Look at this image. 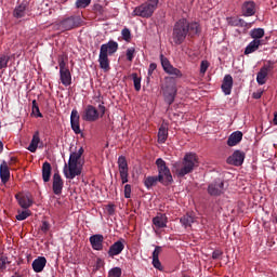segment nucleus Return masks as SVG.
<instances>
[{
	"instance_id": "nucleus-1",
	"label": "nucleus",
	"mask_w": 277,
	"mask_h": 277,
	"mask_svg": "<svg viewBox=\"0 0 277 277\" xmlns=\"http://www.w3.org/2000/svg\"><path fill=\"white\" fill-rule=\"evenodd\" d=\"M200 24L198 22H189L187 18H181L173 25L171 39L175 47H181L187 38L200 36Z\"/></svg>"
},
{
	"instance_id": "nucleus-2",
	"label": "nucleus",
	"mask_w": 277,
	"mask_h": 277,
	"mask_svg": "<svg viewBox=\"0 0 277 277\" xmlns=\"http://www.w3.org/2000/svg\"><path fill=\"white\" fill-rule=\"evenodd\" d=\"M200 166L198 161V155L194 153H188L184 156L181 162H175L173 164L174 172L177 176L183 179V176H187V174H192L196 168Z\"/></svg>"
},
{
	"instance_id": "nucleus-3",
	"label": "nucleus",
	"mask_w": 277,
	"mask_h": 277,
	"mask_svg": "<svg viewBox=\"0 0 277 277\" xmlns=\"http://www.w3.org/2000/svg\"><path fill=\"white\" fill-rule=\"evenodd\" d=\"M83 147H80L78 151H74L69 156L68 164L64 167V175L66 179H75L76 176H81V157L83 156Z\"/></svg>"
},
{
	"instance_id": "nucleus-4",
	"label": "nucleus",
	"mask_w": 277,
	"mask_h": 277,
	"mask_svg": "<svg viewBox=\"0 0 277 277\" xmlns=\"http://www.w3.org/2000/svg\"><path fill=\"white\" fill-rule=\"evenodd\" d=\"M118 51V42L110 40L107 43H104L100 48V55H98V64L102 70L107 72L109 67V55H114Z\"/></svg>"
},
{
	"instance_id": "nucleus-5",
	"label": "nucleus",
	"mask_w": 277,
	"mask_h": 277,
	"mask_svg": "<svg viewBox=\"0 0 277 277\" xmlns=\"http://www.w3.org/2000/svg\"><path fill=\"white\" fill-rule=\"evenodd\" d=\"M156 166L158 170V180L161 185H164V187H168V185H172L174 183V179L172 177V172H170V168L166 163V160L163 158H158L156 160Z\"/></svg>"
},
{
	"instance_id": "nucleus-6",
	"label": "nucleus",
	"mask_w": 277,
	"mask_h": 277,
	"mask_svg": "<svg viewBox=\"0 0 277 277\" xmlns=\"http://www.w3.org/2000/svg\"><path fill=\"white\" fill-rule=\"evenodd\" d=\"M157 5H159V0H148L140 6H136L132 12V16H141V18H150V16L155 14Z\"/></svg>"
},
{
	"instance_id": "nucleus-7",
	"label": "nucleus",
	"mask_w": 277,
	"mask_h": 277,
	"mask_svg": "<svg viewBox=\"0 0 277 277\" xmlns=\"http://www.w3.org/2000/svg\"><path fill=\"white\" fill-rule=\"evenodd\" d=\"M83 25V19L80 16H69L64 18L58 23V28L62 31H70L72 29H77V27H81Z\"/></svg>"
},
{
	"instance_id": "nucleus-8",
	"label": "nucleus",
	"mask_w": 277,
	"mask_h": 277,
	"mask_svg": "<svg viewBox=\"0 0 277 277\" xmlns=\"http://www.w3.org/2000/svg\"><path fill=\"white\" fill-rule=\"evenodd\" d=\"M162 94L167 104L172 105L176 98V84L166 82L162 85Z\"/></svg>"
},
{
	"instance_id": "nucleus-9",
	"label": "nucleus",
	"mask_w": 277,
	"mask_h": 277,
	"mask_svg": "<svg viewBox=\"0 0 277 277\" xmlns=\"http://www.w3.org/2000/svg\"><path fill=\"white\" fill-rule=\"evenodd\" d=\"M226 192L224 187V181L217 179L208 185V194L210 196H222Z\"/></svg>"
},
{
	"instance_id": "nucleus-10",
	"label": "nucleus",
	"mask_w": 277,
	"mask_h": 277,
	"mask_svg": "<svg viewBox=\"0 0 277 277\" xmlns=\"http://www.w3.org/2000/svg\"><path fill=\"white\" fill-rule=\"evenodd\" d=\"M100 118L98 109L93 105H88L82 113V120L84 122H96Z\"/></svg>"
},
{
	"instance_id": "nucleus-11",
	"label": "nucleus",
	"mask_w": 277,
	"mask_h": 277,
	"mask_svg": "<svg viewBox=\"0 0 277 277\" xmlns=\"http://www.w3.org/2000/svg\"><path fill=\"white\" fill-rule=\"evenodd\" d=\"M272 70H274V64L269 61L268 64L264 65L258 72L256 82L259 85H265L267 81V75H269Z\"/></svg>"
},
{
	"instance_id": "nucleus-12",
	"label": "nucleus",
	"mask_w": 277,
	"mask_h": 277,
	"mask_svg": "<svg viewBox=\"0 0 277 277\" xmlns=\"http://www.w3.org/2000/svg\"><path fill=\"white\" fill-rule=\"evenodd\" d=\"M246 159V153L241 150H235L232 156L227 158V163L229 166H243V161Z\"/></svg>"
},
{
	"instance_id": "nucleus-13",
	"label": "nucleus",
	"mask_w": 277,
	"mask_h": 277,
	"mask_svg": "<svg viewBox=\"0 0 277 277\" xmlns=\"http://www.w3.org/2000/svg\"><path fill=\"white\" fill-rule=\"evenodd\" d=\"M64 189V180L60 173L53 174V183H52V190L55 196H62V190Z\"/></svg>"
},
{
	"instance_id": "nucleus-14",
	"label": "nucleus",
	"mask_w": 277,
	"mask_h": 277,
	"mask_svg": "<svg viewBox=\"0 0 277 277\" xmlns=\"http://www.w3.org/2000/svg\"><path fill=\"white\" fill-rule=\"evenodd\" d=\"M242 16H254L256 14V3L252 0L246 1L241 6Z\"/></svg>"
},
{
	"instance_id": "nucleus-15",
	"label": "nucleus",
	"mask_w": 277,
	"mask_h": 277,
	"mask_svg": "<svg viewBox=\"0 0 277 277\" xmlns=\"http://www.w3.org/2000/svg\"><path fill=\"white\" fill-rule=\"evenodd\" d=\"M122 250H124V239L117 240L109 247L108 256H110V259H114V256L122 254Z\"/></svg>"
},
{
	"instance_id": "nucleus-16",
	"label": "nucleus",
	"mask_w": 277,
	"mask_h": 277,
	"mask_svg": "<svg viewBox=\"0 0 277 277\" xmlns=\"http://www.w3.org/2000/svg\"><path fill=\"white\" fill-rule=\"evenodd\" d=\"M79 111L77 109H72L70 115V124L76 135H79V133H81V126L79 123Z\"/></svg>"
},
{
	"instance_id": "nucleus-17",
	"label": "nucleus",
	"mask_w": 277,
	"mask_h": 277,
	"mask_svg": "<svg viewBox=\"0 0 277 277\" xmlns=\"http://www.w3.org/2000/svg\"><path fill=\"white\" fill-rule=\"evenodd\" d=\"M91 247L93 250L101 251L103 250V242L105 241V237L101 234H95L89 238Z\"/></svg>"
},
{
	"instance_id": "nucleus-18",
	"label": "nucleus",
	"mask_w": 277,
	"mask_h": 277,
	"mask_svg": "<svg viewBox=\"0 0 277 277\" xmlns=\"http://www.w3.org/2000/svg\"><path fill=\"white\" fill-rule=\"evenodd\" d=\"M44 267H47V258L38 256L32 261V269L36 274L44 272Z\"/></svg>"
},
{
	"instance_id": "nucleus-19",
	"label": "nucleus",
	"mask_w": 277,
	"mask_h": 277,
	"mask_svg": "<svg viewBox=\"0 0 277 277\" xmlns=\"http://www.w3.org/2000/svg\"><path fill=\"white\" fill-rule=\"evenodd\" d=\"M221 88L226 96L230 95V92H233V76L225 75Z\"/></svg>"
},
{
	"instance_id": "nucleus-20",
	"label": "nucleus",
	"mask_w": 277,
	"mask_h": 277,
	"mask_svg": "<svg viewBox=\"0 0 277 277\" xmlns=\"http://www.w3.org/2000/svg\"><path fill=\"white\" fill-rule=\"evenodd\" d=\"M60 80L65 85V88H68V85H71L72 75L70 74V69L60 70Z\"/></svg>"
},
{
	"instance_id": "nucleus-21",
	"label": "nucleus",
	"mask_w": 277,
	"mask_h": 277,
	"mask_svg": "<svg viewBox=\"0 0 277 277\" xmlns=\"http://www.w3.org/2000/svg\"><path fill=\"white\" fill-rule=\"evenodd\" d=\"M15 198H16L19 207H22V209H29V207H31V205H34V201H31V199L27 195L17 194V195H15Z\"/></svg>"
},
{
	"instance_id": "nucleus-22",
	"label": "nucleus",
	"mask_w": 277,
	"mask_h": 277,
	"mask_svg": "<svg viewBox=\"0 0 277 277\" xmlns=\"http://www.w3.org/2000/svg\"><path fill=\"white\" fill-rule=\"evenodd\" d=\"M241 140H243V132H241V131L233 132L228 136L227 146H237V144H239V142H241Z\"/></svg>"
},
{
	"instance_id": "nucleus-23",
	"label": "nucleus",
	"mask_w": 277,
	"mask_h": 277,
	"mask_svg": "<svg viewBox=\"0 0 277 277\" xmlns=\"http://www.w3.org/2000/svg\"><path fill=\"white\" fill-rule=\"evenodd\" d=\"M0 179L3 184L10 181V167H8V162L5 161H2L0 164Z\"/></svg>"
},
{
	"instance_id": "nucleus-24",
	"label": "nucleus",
	"mask_w": 277,
	"mask_h": 277,
	"mask_svg": "<svg viewBox=\"0 0 277 277\" xmlns=\"http://www.w3.org/2000/svg\"><path fill=\"white\" fill-rule=\"evenodd\" d=\"M159 254H161V247L157 246L153 252V266L159 272L163 271V266L161 265V261H159Z\"/></svg>"
},
{
	"instance_id": "nucleus-25",
	"label": "nucleus",
	"mask_w": 277,
	"mask_h": 277,
	"mask_svg": "<svg viewBox=\"0 0 277 277\" xmlns=\"http://www.w3.org/2000/svg\"><path fill=\"white\" fill-rule=\"evenodd\" d=\"M153 224L156 228H166L168 226V216L166 214H158L153 219Z\"/></svg>"
},
{
	"instance_id": "nucleus-26",
	"label": "nucleus",
	"mask_w": 277,
	"mask_h": 277,
	"mask_svg": "<svg viewBox=\"0 0 277 277\" xmlns=\"http://www.w3.org/2000/svg\"><path fill=\"white\" fill-rule=\"evenodd\" d=\"M168 141V123L163 122L158 130V144H166Z\"/></svg>"
},
{
	"instance_id": "nucleus-27",
	"label": "nucleus",
	"mask_w": 277,
	"mask_h": 277,
	"mask_svg": "<svg viewBox=\"0 0 277 277\" xmlns=\"http://www.w3.org/2000/svg\"><path fill=\"white\" fill-rule=\"evenodd\" d=\"M27 2H22L19 5H17L13 11V16L15 18H23L27 14Z\"/></svg>"
},
{
	"instance_id": "nucleus-28",
	"label": "nucleus",
	"mask_w": 277,
	"mask_h": 277,
	"mask_svg": "<svg viewBox=\"0 0 277 277\" xmlns=\"http://www.w3.org/2000/svg\"><path fill=\"white\" fill-rule=\"evenodd\" d=\"M259 47H261V40L253 39L245 49V55H250V53H254L259 51Z\"/></svg>"
},
{
	"instance_id": "nucleus-29",
	"label": "nucleus",
	"mask_w": 277,
	"mask_h": 277,
	"mask_svg": "<svg viewBox=\"0 0 277 277\" xmlns=\"http://www.w3.org/2000/svg\"><path fill=\"white\" fill-rule=\"evenodd\" d=\"M51 163L45 161L42 164V179H43V183H49V181H51Z\"/></svg>"
},
{
	"instance_id": "nucleus-30",
	"label": "nucleus",
	"mask_w": 277,
	"mask_h": 277,
	"mask_svg": "<svg viewBox=\"0 0 277 277\" xmlns=\"http://www.w3.org/2000/svg\"><path fill=\"white\" fill-rule=\"evenodd\" d=\"M40 144V132H35L32 140L28 146L30 153H36L38 150V145Z\"/></svg>"
},
{
	"instance_id": "nucleus-31",
	"label": "nucleus",
	"mask_w": 277,
	"mask_h": 277,
	"mask_svg": "<svg viewBox=\"0 0 277 277\" xmlns=\"http://www.w3.org/2000/svg\"><path fill=\"white\" fill-rule=\"evenodd\" d=\"M180 222L184 228H192V225L196 222V217L192 216V214H185L180 219Z\"/></svg>"
},
{
	"instance_id": "nucleus-32",
	"label": "nucleus",
	"mask_w": 277,
	"mask_h": 277,
	"mask_svg": "<svg viewBox=\"0 0 277 277\" xmlns=\"http://www.w3.org/2000/svg\"><path fill=\"white\" fill-rule=\"evenodd\" d=\"M118 168H119V174L129 172V163L127 162V158L124 156H120L118 158Z\"/></svg>"
},
{
	"instance_id": "nucleus-33",
	"label": "nucleus",
	"mask_w": 277,
	"mask_h": 277,
	"mask_svg": "<svg viewBox=\"0 0 277 277\" xmlns=\"http://www.w3.org/2000/svg\"><path fill=\"white\" fill-rule=\"evenodd\" d=\"M159 183V177L158 175L156 176H147L144 180V185L147 189H150V187H155Z\"/></svg>"
},
{
	"instance_id": "nucleus-34",
	"label": "nucleus",
	"mask_w": 277,
	"mask_h": 277,
	"mask_svg": "<svg viewBox=\"0 0 277 277\" xmlns=\"http://www.w3.org/2000/svg\"><path fill=\"white\" fill-rule=\"evenodd\" d=\"M12 262L10 261V258L6 255H1L0 256V272L2 274H5L8 272V265H10Z\"/></svg>"
},
{
	"instance_id": "nucleus-35",
	"label": "nucleus",
	"mask_w": 277,
	"mask_h": 277,
	"mask_svg": "<svg viewBox=\"0 0 277 277\" xmlns=\"http://www.w3.org/2000/svg\"><path fill=\"white\" fill-rule=\"evenodd\" d=\"M250 36L253 40H261L265 36V30L263 28H254L250 31Z\"/></svg>"
},
{
	"instance_id": "nucleus-36",
	"label": "nucleus",
	"mask_w": 277,
	"mask_h": 277,
	"mask_svg": "<svg viewBox=\"0 0 277 277\" xmlns=\"http://www.w3.org/2000/svg\"><path fill=\"white\" fill-rule=\"evenodd\" d=\"M167 75H171L172 77H175L177 79H181V77H183V72L176 68V67H173V65H171L167 71Z\"/></svg>"
},
{
	"instance_id": "nucleus-37",
	"label": "nucleus",
	"mask_w": 277,
	"mask_h": 277,
	"mask_svg": "<svg viewBox=\"0 0 277 277\" xmlns=\"http://www.w3.org/2000/svg\"><path fill=\"white\" fill-rule=\"evenodd\" d=\"M131 77L134 83V89L136 92H140L142 90V78H140L135 72L132 74Z\"/></svg>"
},
{
	"instance_id": "nucleus-38",
	"label": "nucleus",
	"mask_w": 277,
	"mask_h": 277,
	"mask_svg": "<svg viewBox=\"0 0 277 277\" xmlns=\"http://www.w3.org/2000/svg\"><path fill=\"white\" fill-rule=\"evenodd\" d=\"M66 62H68V57L67 56H65V55H60L58 56V67H60V70H68Z\"/></svg>"
},
{
	"instance_id": "nucleus-39",
	"label": "nucleus",
	"mask_w": 277,
	"mask_h": 277,
	"mask_svg": "<svg viewBox=\"0 0 277 277\" xmlns=\"http://www.w3.org/2000/svg\"><path fill=\"white\" fill-rule=\"evenodd\" d=\"M160 62L164 72H167L169 68L172 66V63H170L168 57L163 56V54H160Z\"/></svg>"
},
{
	"instance_id": "nucleus-40",
	"label": "nucleus",
	"mask_w": 277,
	"mask_h": 277,
	"mask_svg": "<svg viewBox=\"0 0 277 277\" xmlns=\"http://www.w3.org/2000/svg\"><path fill=\"white\" fill-rule=\"evenodd\" d=\"M122 276V268L116 266L108 271V277H121Z\"/></svg>"
},
{
	"instance_id": "nucleus-41",
	"label": "nucleus",
	"mask_w": 277,
	"mask_h": 277,
	"mask_svg": "<svg viewBox=\"0 0 277 277\" xmlns=\"http://www.w3.org/2000/svg\"><path fill=\"white\" fill-rule=\"evenodd\" d=\"M31 215V211L24 210L22 212H18V214L15 216L18 222H23V220H27Z\"/></svg>"
},
{
	"instance_id": "nucleus-42",
	"label": "nucleus",
	"mask_w": 277,
	"mask_h": 277,
	"mask_svg": "<svg viewBox=\"0 0 277 277\" xmlns=\"http://www.w3.org/2000/svg\"><path fill=\"white\" fill-rule=\"evenodd\" d=\"M91 3H92V0H77L76 8H78V10L85 9Z\"/></svg>"
},
{
	"instance_id": "nucleus-43",
	"label": "nucleus",
	"mask_w": 277,
	"mask_h": 277,
	"mask_svg": "<svg viewBox=\"0 0 277 277\" xmlns=\"http://www.w3.org/2000/svg\"><path fill=\"white\" fill-rule=\"evenodd\" d=\"M121 36L126 42H131V30L129 28H123L121 30Z\"/></svg>"
},
{
	"instance_id": "nucleus-44",
	"label": "nucleus",
	"mask_w": 277,
	"mask_h": 277,
	"mask_svg": "<svg viewBox=\"0 0 277 277\" xmlns=\"http://www.w3.org/2000/svg\"><path fill=\"white\" fill-rule=\"evenodd\" d=\"M254 25V22L248 23L243 18H238V26L237 27H243L245 29H250Z\"/></svg>"
},
{
	"instance_id": "nucleus-45",
	"label": "nucleus",
	"mask_w": 277,
	"mask_h": 277,
	"mask_svg": "<svg viewBox=\"0 0 277 277\" xmlns=\"http://www.w3.org/2000/svg\"><path fill=\"white\" fill-rule=\"evenodd\" d=\"M8 62H10V56H0V70H3V68H8Z\"/></svg>"
},
{
	"instance_id": "nucleus-46",
	"label": "nucleus",
	"mask_w": 277,
	"mask_h": 277,
	"mask_svg": "<svg viewBox=\"0 0 277 277\" xmlns=\"http://www.w3.org/2000/svg\"><path fill=\"white\" fill-rule=\"evenodd\" d=\"M32 114H37V118H42V113H40V107L36 100L32 101Z\"/></svg>"
},
{
	"instance_id": "nucleus-47",
	"label": "nucleus",
	"mask_w": 277,
	"mask_h": 277,
	"mask_svg": "<svg viewBox=\"0 0 277 277\" xmlns=\"http://www.w3.org/2000/svg\"><path fill=\"white\" fill-rule=\"evenodd\" d=\"M128 62H133V57H135V48H129L126 52Z\"/></svg>"
},
{
	"instance_id": "nucleus-48",
	"label": "nucleus",
	"mask_w": 277,
	"mask_h": 277,
	"mask_svg": "<svg viewBox=\"0 0 277 277\" xmlns=\"http://www.w3.org/2000/svg\"><path fill=\"white\" fill-rule=\"evenodd\" d=\"M239 23V17H227V24L230 27H238Z\"/></svg>"
},
{
	"instance_id": "nucleus-49",
	"label": "nucleus",
	"mask_w": 277,
	"mask_h": 277,
	"mask_svg": "<svg viewBox=\"0 0 277 277\" xmlns=\"http://www.w3.org/2000/svg\"><path fill=\"white\" fill-rule=\"evenodd\" d=\"M209 69V62L208 61H202L200 64V72L201 75H205L207 70Z\"/></svg>"
},
{
	"instance_id": "nucleus-50",
	"label": "nucleus",
	"mask_w": 277,
	"mask_h": 277,
	"mask_svg": "<svg viewBox=\"0 0 277 277\" xmlns=\"http://www.w3.org/2000/svg\"><path fill=\"white\" fill-rule=\"evenodd\" d=\"M50 229H51V224H49L48 221H43L41 224L42 233H49Z\"/></svg>"
},
{
	"instance_id": "nucleus-51",
	"label": "nucleus",
	"mask_w": 277,
	"mask_h": 277,
	"mask_svg": "<svg viewBox=\"0 0 277 277\" xmlns=\"http://www.w3.org/2000/svg\"><path fill=\"white\" fill-rule=\"evenodd\" d=\"M122 185L129 183V172L119 173Z\"/></svg>"
},
{
	"instance_id": "nucleus-52",
	"label": "nucleus",
	"mask_w": 277,
	"mask_h": 277,
	"mask_svg": "<svg viewBox=\"0 0 277 277\" xmlns=\"http://www.w3.org/2000/svg\"><path fill=\"white\" fill-rule=\"evenodd\" d=\"M102 267H105V261H103V259L97 258L96 260V264H95V269H101Z\"/></svg>"
},
{
	"instance_id": "nucleus-53",
	"label": "nucleus",
	"mask_w": 277,
	"mask_h": 277,
	"mask_svg": "<svg viewBox=\"0 0 277 277\" xmlns=\"http://www.w3.org/2000/svg\"><path fill=\"white\" fill-rule=\"evenodd\" d=\"M124 198H131V184L124 186Z\"/></svg>"
},
{
	"instance_id": "nucleus-54",
	"label": "nucleus",
	"mask_w": 277,
	"mask_h": 277,
	"mask_svg": "<svg viewBox=\"0 0 277 277\" xmlns=\"http://www.w3.org/2000/svg\"><path fill=\"white\" fill-rule=\"evenodd\" d=\"M222 254H224V252H222V250H214L212 252V259L217 260V259H221Z\"/></svg>"
},
{
	"instance_id": "nucleus-55",
	"label": "nucleus",
	"mask_w": 277,
	"mask_h": 277,
	"mask_svg": "<svg viewBox=\"0 0 277 277\" xmlns=\"http://www.w3.org/2000/svg\"><path fill=\"white\" fill-rule=\"evenodd\" d=\"M155 70H157V64L150 63L149 68H148V76L150 77V75H153V72H155Z\"/></svg>"
},
{
	"instance_id": "nucleus-56",
	"label": "nucleus",
	"mask_w": 277,
	"mask_h": 277,
	"mask_svg": "<svg viewBox=\"0 0 277 277\" xmlns=\"http://www.w3.org/2000/svg\"><path fill=\"white\" fill-rule=\"evenodd\" d=\"M261 96H263V90H258L256 92H253V94H252V98H255L256 101H259V98H261Z\"/></svg>"
},
{
	"instance_id": "nucleus-57",
	"label": "nucleus",
	"mask_w": 277,
	"mask_h": 277,
	"mask_svg": "<svg viewBox=\"0 0 277 277\" xmlns=\"http://www.w3.org/2000/svg\"><path fill=\"white\" fill-rule=\"evenodd\" d=\"M98 109H100V117L103 118V116H105V111H106V108H105V105L104 103L102 102V104L98 105Z\"/></svg>"
},
{
	"instance_id": "nucleus-58",
	"label": "nucleus",
	"mask_w": 277,
	"mask_h": 277,
	"mask_svg": "<svg viewBox=\"0 0 277 277\" xmlns=\"http://www.w3.org/2000/svg\"><path fill=\"white\" fill-rule=\"evenodd\" d=\"M107 213L108 215H114V213H116V209L114 208V205L107 206Z\"/></svg>"
},
{
	"instance_id": "nucleus-59",
	"label": "nucleus",
	"mask_w": 277,
	"mask_h": 277,
	"mask_svg": "<svg viewBox=\"0 0 277 277\" xmlns=\"http://www.w3.org/2000/svg\"><path fill=\"white\" fill-rule=\"evenodd\" d=\"M94 10H95V12H103V5H101V4H95V5H94Z\"/></svg>"
},
{
	"instance_id": "nucleus-60",
	"label": "nucleus",
	"mask_w": 277,
	"mask_h": 277,
	"mask_svg": "<svg viewBox=\"0 0 277 277\" xmlns=\"http://www.w3.org/2000/svg\"><path fill=\"white\" fill-rule=\"evenodd\" d=\"M17 159L16 157H11L10 161H9V166H14V163H16Z\"/></svg>"
},
{
	"instance_id": "nucleus-61",
	"label": "nucleus",
	"mask_w": 277,
	"mask_h": 277,
	"mask_svg": "<svg viewBox=\"0 0 277 277\" xmlns=\"http://www.w3.org/2000/svg\"><path fill=\"white\" fill-rule=\"evenodd\" d=\"M273 124L277 126V111L274 113Z\"/></svg>"
},
{
	"instance_id": "nucleus-62",
	"label": "nucleus",
	"mask_w": 277,
	"mask_h": 277,
	"mask_svg": "<svg viewBox=\"0 0 277 277\" xmlns=\"http://www.w3.org/2000/svg\"><path fill=\"white\" fill-rule=\"evenodd\" d=\"M0 153H3V142L0 141Z\"/></svg>"
}]
</instances>
